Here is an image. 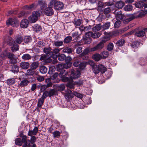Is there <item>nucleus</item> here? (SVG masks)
Segmentation results:
<instances>
[{"mask_svg":"<svg viewBox=\"0 0 147 147\" xmlns=\"http://www.w3.org/2000/svg\"><path fill=\"white\" fill-rule=\"evenodd\" d=\"M75 26H80L82 23V20L80 19H75L73 22Z\"/></svg>","mask_w":147,"mask_h":147,"instance_id":"29","label":"nucleus"},{"mask_svg":"<svg viewBox=\"0 0 147 147\" xmlns=\"http://www.w3.org/2000/svg\"><path fill=\"white\" fill-rule=\"evenodd\" d=\"M39 63L37 62H34L30 65V68L34 69H36L38 66Z\"/></svg>","mask_w":147,"mask_h":147,"instance_id":"37","label":"nucleus"},{"mask_svg":"<svg viewBox=\"0 0 147 147\" xmlns=\"http://www.w3.org/2000/svg\"><path fill=\"white\" fill-rule=\"evenodd\" d=\"M48 96H49L48 91L45 90L43 92L41 97L45 99Z\"/></svg>","mask_w":147,"mask_h":147,"instance_id":"62","label":"nucleus"},{"mask_svg":"<svg viewBox=\"0 0 147 147\" xmlns=\"http://www.w3.org/2000/svg\"><path fill=\"white\" fill-rule=\"evenodd\" d=\"M49 97H50L54 95H56L57 93V92L54 89H50L48 91Z\"/></svg>","mask_w":147,"mask_h":147,"instance_id":"35","label":"nucleus"},{"mask_svg":"<svg viewBox=\"0 0 147 147\" xmlns=\"http://www.w3.org/2000/svg\"><path fill=\"white\" fill-rule=\"evenodd\" d=\"M96 45L94 47L91 48L89 49L88 48H85L83 51V52L80 54V56H85L88 55V53L91 52H93L96 51L98 50H100V49L98 48H96Z\"/></svg>","mask_w":147,"mask_h":147,"instance_id":"5","label":"nucleus"},{"mask_svg":"<svg viewBox=\"0 0 147 147\" xmlns=\"http://www.w3.org/2000/svg\"><path fill=\"white\" fill-rule=\"evenodd\" d=\"M100 32H94V33L92 32H88L86 33V36H89L94 39H96L99 38L101 35Z\"/></svg>","mask_w":147,"mask_h":147,"instance_id":"6","label":"nucleus"},{"mask_svg":"<svg viewBox=\"0 0 147 147\" xmlns=\"http://www.w3.org/2000/svg\"><path fill=\"white\" fill-rule=\"evenodd\" d=\"M92 67L93 71L95 74H96L100 72L98 65V66L94 64L92 66Z\"/></svg>","mask_w":147,"mask_h":147,"instance_id":"26","label":"nucleus"},{"mask_svg":"<svg viewBox=\"0 0 147 147\" xmlns=\"http://www.w3.org/2000/svg\"><path fill=\"white\" fill-rule=\"evenodd\" d=\"M53 7L52 6L50 5V3H49L48 7L44 9L45 14L48 16H50L53 15L54 14V11L52 9Z\"/></svg>","mask_w":147,"mask_h":147,"instance_id":"7","label":"nucleus"},{"mask_svg":"<svg viewBox=\"0 0 147 147\" xmlns=\"http://www.w3.org/2000/svg\"><path fill=\"white\" fill-rule=\"evenodd\" d=\"M87 62H80L79 65L80 68L82 69H84L85 67Z\"/></svg>","mask_w":147,"mask_h":147,"instance_id":"57","label":"nucleus"},{"mask_svg":"<svg viewBox=\"0 0 147 147\" xmlns=\"http://www.w3.org/2000/svg\"><path fill=\"white\" fill-rule=\"evenodd\" d=\"M40 72L42 74H46L48 71V68L44 65H41L39 68Z\"/></svg>","mask_w":147,"mask_h":147,"instance_id":"24","label":"nucleus"},{"mask_svg":"<svg viewBox=\"0 0 147 147\" xmlns=\"http://www.w3.org/2000/svg\"><path fill=\"white\" fill-rule=\"evenodd\" d=\"M80 72L79 70H74L72 69L71 71L70 77L73 80V79L78 78L80 75Z\"/></svg>","mask_w":147,"mask_h":147,"instance_id":"8","label":"nucleus"},{"mask_svg":"<svg viewBox=\"0 0 147 147\" xmlns=\"http://www.w3.org/2000/svg\"><path fill=\"white\" fill-rule=\"evenodd\" d=\"M29 19L32 23H34L37 21L38 18H36L34 16L32 15L29 17Z\"/></svg>","mask_w":147,"mask_h":147,"instance_id":"56","label":"nucleus"},{"mask_svg":"<svg viewBox=\"0 0 147 147\" xmlns=\"http://www.w3.org/2000/svg\"><path fill=\"white\" fill-rule=\"evenodd\" d=\"M56 70L55 67L53 65L49 67V69L48 72V74H53Z\"/></svg>","mask_w":147,"mask_h":147,"instance_id":"46","label":"nucleus"},{"mask_svg":"<svg viewBox=\"0 0 147 147\" xmlns=\"http://www.w3.org/2000/svg\"><path fill=\"white\" fill-rule=\"evenodd\" d=\"M104 36L102 39L98 44L96 45V48H99L101 50L102 49L104 46V43L106 42L109 40L111 37L110 34L106 32H104ZM96 48H95V49Z\"/></svg>","mask_w":147,"mask_h":147,"instance_id":"2","label":"nucleus"},{"mask_svg":"<svg viewBox=\"0 0 147 147\" xmlns=\"http://www.w3.org/2000/svg\"><path fill=\"white\" fill-rule=\"evenodd\" d=\"M65 96L68 99L72 98L74 96V94L71 90H68L65 94Z\"/></svg>","mask_w":147,"mask_h":147,"instance_id":"23","label":"nucleus"},{"mask_svg":"<svg viewBox=\"0 0 147 147\" xmlns=\"http://www.w3.org/2000/svg\"><path fill=\"white\" fill-rule=\"evenodd\" d=\"M52 50V49L50 47H46L44 48L43 52L48 55V57H52L53 54L51 51Z\"/></svg>","mask_w":147,"mask_h":147,"instance_id":"15","label":"nucleus"},{"mask_svg":"<svg viewBox=\"0 0 147 147\" xmlns=\"http://www.w3.org/2000/svg\"><path fill=\"white\" fill-rule=\"evenodd\" d=\"M51 78H48L45 79V82L47 84L46 85L48 87L51 86L52 85V83L51 82Z\"/></svg>","mask_w":147,"mask_h":147,"instance_id":"48","label":"nucleus"},{"mask_svg":"<svg viewBox=\"0 0 147 147\" xmlns=\"http://www.w3.org/2000/svg\"><path fill=\"white\" fill-rule=\"evenodd\" d=\"M31 56L28 54H25L22 56V58L25 60H29L31 59Z\"/></svg>","mask_w":147,"mask_h":147,"instance_id":"47","label":"nucleus"},{"mask_svg":"<svg viewBox=\"0 0 147 147\" xmlns=\"http://www.w3.org/2000/svg\"><path fill=\"white\" fill-rule=\"evenodd\" d=\"M48 55L46 54H42L41 55L39 59V60L41 61H45Z\"/></svg>","mask_w":147,"mask_h":147,"instance_id":"64","label":"nucleus"},{"mask_svg":"<svg viewBox=\"0 0 147 147\" xmlns=\"http://www.w3.org/2000/svg\"><path fill=\"white\" fill-rule=\"evenodd\" d=\"M110 26V23L106 22L102 26V28L103 30H106L109 28Z\"/></svg>","mask_w":147,"mask_h":147,"instance_id":"55","label":"nucleus"},{"mask_svg":"<svg viewBox=\"0 0 147 147\" xmlns=\"http://www.w3.org/2000/svg\"><path fill=\"white\" fill-rule=\"evenodd\" d=\"M57 69L60 70L59 76L61 78L62 81L63 82H67L66 85V87L70 89L74 88L75 83L68 74L67 71L64 70L61 65H59Z\"/></svg>","mask_w":147,"mask_h":147,"instance_id":"1","label":"nucleus"},{"mask_svg":"<svg viewBox=\"0 0 147 147\" xmlns=\"http://www.w3.org/2000/svg\"><path fill=\"white\" fill-rule=\"evenodd\" d=\"M57 58H58L59 61H63L66 59V56L63 54H59L58 55Z\"/></svg>","mask_w":147,"mask_h":147,"instance_id":"45","label":"nucleus"},{"mask_svg":"<svg viewBox=\"0 0 147 147\" xmlns=\"http://www.w3.org/2000/svg\"><path fill=\"white\" fill-rule=\"evenodd\" d=\"M144 13L143 12H140L138 15L137 13H134L133 14L129 15L128 17L131 21L134 20L136 18H138L144 16Z\"/></svg>","mask_w":147,"mask_h":147,"instance_id":"16","label":"nucleus"},{"mask_svg":"<svg viewBox=\"0 0 147 147\" xmlns=\"http://www.w3.org/2000/svg\"><path fill=\"white\" fill-rule=\"evenodd\" d=\"M20 67L23 69H26L30 67V64L28 62H22L20 63Z\"/></svg>","mask_w":147,"mask_h":147,"instance_id":"21","label":"nucleus"},{"mask_svg":"<svg viewBox=\"0 0 147 147\" xmlns=\"http://www.w3.org/2000/svg\"><path fill=\"white\" fill-rule=\"evenodd\" d=\"M101 55L103 56V58L105 59L109 56V52L107 51H104L101 53Z\"/></svg>","mask_w":147,"mask_h":147,"instance_id":"61","label":"nucleus"},{"mask_svg":"<svg viewBox=\"0 0 147 147\" xmlns=\"http://www.w3.org/2000/svg\"><path fill=\"white\" fill-rule=\"evenodd\" d=\"M83 39L84 41V43L87 44H89L91 43L92 40L90 36H86V34L84 37L83 38Z\"/></svg>","mask_w":147,"mask_h":147,"instance_id":"22","label":"nucleus"},{"mask_svg":"<svg viewBox=\"0 0 147 147\" xmlns=\"http://www.w3.org/2000/svg\"><path fill=\"white\" fill-rule=\"evenodd\" d=\"M114 13L115 14L116 18L117 20H121L123 21V20L125 18V16L122 13L121 11H115Z\"/></svg>","mask_w":147,"mask_h":147,"instance_id":"11","label":"nucleus"},{"mask_svg":"<svg viewBox=\"0 0 147 147\" xmlns=\"http://www.w3.org/2000/svg\"><path fill=\"white\" fill-rule=\"evenodd\" d=\"M72 38L70 36H68L65 37L63 40L64 43L67 44L70 42L72 40Z\"/></svg>","mask_w":147,"mask_h":147,"instance_id":"49","label":"nucleus"},{"mask_svg":"<svg viewBox=\"0 0 147 147\" xmlns=\"http://www.w3.org/2000/svg\"><path fill=\"white\" fill-rule=\"evenodd\" d=\"M11 47V50L13 52H14L18 51L19 49V45L17 44H13Z\"/></svg>","mask_w":147,"mask_h":147,"instance_id":"36","label":"nucleus"},{"mask_svg":"<svg viewBox=\"0 0 147 147\" xmlns=\"http://www.w3.org/2000/svg\"><path fill=\"white\" fill-rule=\"evenodd\" d=\"M98 67L100 72L102 74L105 73L107 70V68L102 64H99L98 65Z\"/></svg>","mask_w":147,"mask_h":147,"instance_id":"34","label":"nucleus"},{"mask_svg":"<svg viewBox=\"0 0 147 147\" xmlns=\"http://www.w3.org/2000/svg\"><path fill=\"white\" fill-rule=\"evenodd\" d=\"M73 51V49L69 47H66L63 50V52L67 53L68 54L72 53Z\"/></svg>","mask_w":147,"mask_h":147,"instance_id":"43","label":"nucleus"},{"mask_svg":"<svg viewBox=\"0 0 147 147\" xmlns=\"http://www.w3.org/2000/svg\"><path fill=\"white\" fill-rule=\"evenodd\" d=\"M111 11V9L109 7H107V8L104 9L103 12L105 14H107L109 13Z\"/></svg>","mask_w":147,"mask_h":147,"instance_id":"63","label":"nucleus"},{"mask_svg":"<svg viewBox=\"0 0 147 147\" xmlns=\"http://www.w3.org/2000/svg\"><path fill=\"white\" fill-rule=\"evenodd\" d=\"M102 26L100 24L96 25L92 28V30L94 32L99 31L101 28Z\"/></svg>","mask_w":147,"mask_h":147,"instance_id":"41","label":"nucleus"},{"mask_svg":"<svg viewBox=\"0 0 147 147\" xmlns=\"http://www.w3.org/2000/svg\"><path fill=\"white\" fill-rule=\"evenodd\" d=\"M33 28L35 31L36 32L40 31L42 30V28L41 26L37 24H35Z\"/></svg>","mask_w":147,"mask_h":147,"instance_id":"53","label":"nucleus"},{"mask_svg":"<svg viewBox=\"0 0 147 147\" xmlns=\"http://www.w3.org/2000/svg\"><path fill=\"white\" fill-rule=\"evenodd\" d=\"M72 60V58L69 56H68L67 57L66 56V59H65V62L66 63V66L64 67H65V68H69L71 66V64H72V63H70V62ZM66 65H65V66Z\"/></svg>","mask_w":147,"mask_h":147,"instance_id":"18","label":"nucleus"},{"mask_svg":"<svg viewBox=\"0 0 147 147\" xmlns=\"http://www.w3.org/2000/svg\"><path fill=\"white\" fill-rule=\"evenodd\" d=\"M24 77L22 78V77L20 76L19 78V79L20 81H21L19 84L21 87H24L26 86L29 83L28 81L26 79V78H24Z\"/></svg>","mask_w":147,"mask_h":147,"instance_id":"12","label":"nucleus"},{"mask_svg":"<svg viewBox=\"0 0 147 147\" xmlns=\"http://www.w3.org/2000/svg\"><path fill=\"white\" fill-rule=\"evenodd\" d=\"M14 54L12 53L11 57L9 58L10 59V62L12 64H16L17 62L16 59L14 58Z\"/></svg>","mask_w":147,"mask_h":147,"instance_id":"44","label":"nucleus"},{"mask_svg":"<svg viewBox=\"0 0 147 147\" xmlns=\"http://www.w3.org/2000/svg\"><path fill=\"white\" fill-rule=\"evenodd\" d=\"M53 44L54 46L59 47L63 45V42L62 41H54L53 42Z\"/></svg>","mask_w":147,"mask_h":147,"instance_id":"33","label":"nucleus"},{"mask_svg":"<svg viewBox=\"0 0 147 147\" xmlns=\"http://www.w3.org/2000/svg\"><path fill=\"white\" fill-rule=\"evenodd\" d=\"M114 45L113 43H109L107 47V49L109 51H112Z\"/></svg>","mask_w":147,"mask_h":147,"instance_id":"59","label":"nucleus"},{"mask_svg":"<svg viewBox=\"0 0 147 147\" xmlns=\"http://www.w3.org/2000/svg\"><path fill=\"white\" fill-rule=\"evenodd\" d=\"M124 5V3L121 1L116 2L115 4V6L118 9H121Z\"/></svg>","mask_w":147,"mask_h":147,"instance_id":"32","label":"nucleus"},{"mask_svg":"<svg viewBox=\"0 0 147 147\" xmlns=\"http://www.w3.org/2000/svg\"><path fill=\"white\" fill-rule=\"evenodd\" d=\"M29 24L28 20L26 19H24L22 20L20 24V27L23 28H27Z\"/></svg>","mask_w":147,"mask_h":147,"instance_id":"17","label":"nucleus"},{"mask_svg":"<svg viewBox=\"0 0 147 147\" xmlns=\"http://www.w3.org/2000/svg\"><path fill=\"white\" fill-rule=\"evenodd\" d=\"M19 67L16 65H14L12 68V71L14 73H16L19 71Z\"/></svg>","mask_w":147,"mask_h":147,"instance_id":"42","label":"nucleus"},{"mask_svg":"<svg viewBox=\"0 0 147 147\" xmlns=\"http://www.w3.org/2000/svg\"><path fill=\"white\" fill-rule=\"evenodd\" d=\"M62 133V131H55L53 132V134L55 137H59L61 134Z\"/></svg>","mask_w":147,"mask_h":147,"instance_id":"52","label":"nucleus"},{"mask_svg":"<svg viewBox=\"0 0 147 147\" xmlns=\"http://www.w3.org/2000/svg\"><path fill=\"white\" fill-rule=\"evenodd\" d=\"M125 41L123 39L118 40L116 43V45L118 46L121 47L125 43Z\"/></svg>","mask_w":147,"mask_h":147,"instance_id":"39","label":"nucleus"},{"mask_svg":"<svg viewBox=\"0 0 147 147\" xmlns=\"http://www.w3.org/2000/svg\"><path fill=\"white\" fill-rule=\"evenodd\" d=\"M92 58L95 61H99L102 58V57L100 55L96 53L93 55Z\"/></svg>","mask_w":147,"mask_h":147,"instance_id":"27","label":"nucleus"},{"mask_svg":"<svg viewBox=\"0 0 147 147\" xmlns=\"http://www.w3.org/2000/svg\"><path fill=\"white\" fill-rule=\"evenodd\" d=\"M135 36L139 37L144 36L145 35V33L143 30H140L136 32L135 33Z\"/></svg>","mask_w":147,"mask_h":147,"instance_id":"28","label":"nucleus"},{"mask_svg":"<svg viewBox=\"0 0 147 147\" xmlns=\"http://www.w3.org/2000/svg\"><path fill=\"white\" fill-rule=\"evenodd\" d=\"M147 5V4L145 3L144 2L142 1H139L138 2H137L136 3H135V6L136 7L139 8H142L144 7V11L143 12H145V7L146 6V5Z\"/></svg>","mask_w":147,"mask_h":147,"instance_id":"14","label":"nucleus"},{"mask_svg":"<svg viewBox=\"0 0 147 147\" xmlns=\"http://www.w3.org/2000/svg\"><path fill=\"white\" fill-rule=\"evenodd\" d=\"M50 5L52 6L57 10L62 9L64 7L63 3L60 1H57L56 0H51L50 2Z\"/></svg>","mask_w":147,"mask_h":147,"instance_id":"3","label":"nucleus"},{"mask_svg":"<svg viewBox=\"0 0 147 147\" xmlns=\"http://www.w3.org/2000/svg\"><path fill=\"white\" fill-rule=\"evenodd\" d=\"M12 53L8 52L7 51L5 50L4 51L2 52L0 54V57L1 59H5L7 58H10L11 57Z\"/></svg>","mask_w":147,"mask_h":147,"instance_id":"10","label":"nucleus"},{"mask_svg":"<svg viewBox=\"0 0 147 147\" xmlns=\"http://www.w3.org/2000/svg\"><path fill=\"white\" fill-rule=\"evenodd\" d=\"M147 63V59L146 58H140L139 61V63L141 66H144Z\"/></svg>","mask_w":147,"mask_h":147,"instance_id":"31","label":"nucleus"},{"mask_svg":"<svg viewBox=\"0 0 147 147\" xmlns=\"http://www.w3.org/2000/svg\"><path fill=\"white\" fill-rule=\"evenodd\" d=\"M7 84L9 86L14 84L15 82V80L14 78L8 79L6 82Z\"/></svg>","mask_w":147,"mask_h":147,"instance_id":"40","label":"nucleus"},{"mask_svg":"<svg viewBox=\"0 0 147 147\" xmlns=\"http://www.w3.org/2000/svg\"><path fill=\"white\" fill-rule=\"evenodd\" d=\"M38 3L40 6V8L42 11L45 9V8L47 6V4L45 1L42 0L39 1H38Z\"/></svg>","mask_w":147,"mask_h":147,"instance_id":"25","label":"nucleus"},{"mask_svg":"<svg viewBox=\"0 0 147 147\" xmlns=\"http://www.w3.org/2000/svg\"><path fill=\"white\" fill-rule=\"evenodd\" d=\"M44 99L41 97L38 100L37 104V106L38 107L40 108L41 107L44 103Z\"/></svg>","mask_w":147,"mask_h":147,"instance_id":"50","label":"nucleus"},{"mask_svg":"<svg viewBox=\"0 0 147 147\" xmlns=\"http://www.w3.org/2000/svg\"><path fill=\"white\" fill-rule=\"evenodd\" d=\"M30 141L27 140V138H16L15 140V143L16 145L19 146L22 145V143H24L22 147L30 146Z\"/></svg>","mask_w":147,"mask_h":147,"instance_id":"4","label":"nucleus"},{"mask_svg":"<svg viewBox=\"0 0 147 147\" xmlns=\"http://www.w3.org/2000/svg\"><path fill=\"white\" fill-rule=\"evenodd\" d=\"M80 62V60L78 59L73 61V65L75 67L79 66Z\"/></svg>","mask_w":147,"mask_h":147,"instance_id":"58","label":"nucleus"},{"mask_svg":"<svg viewBox=\"0 0 147 147\" xmlns=\"http://www.w3.org/2000/svg\"><path fill=\"white\" fill-rule=\"evenodd\" d=\"M38 128L37 127L35 126L33 130H29L28 135L31 137V138H36L34 136L36 135L37 133Z\"/></svg>","mask_w":147,"mask_h":147,"instance_id":"13","label":"nucleus"},{"mask_svg":"<svg viewBox=\"0 0 147 147\" xmlns=\"http://www.w3.org/2000/svg\"><path fill=\"white\" fill-rule=\"evenodd\" d=\"M140 45V42L138 41H136L133 42L131 45V46L133 47H138Z\"/></svg>","mask_w":147,"mask_h":147,"instance_id":"54","label":"nucleus"},{"mask_svg":"<svg viewBox=\"0 0 147 147\" xmlns=\"http://www.w3.org/2000/svg\"><path fill=\"white\" fill-rule=\"evenodd\" d=\"M40 13L38 11H33L32 14V15L34 16L36 18H38V17L40 16Z\"/></svg>","mask_w":147,"mask_h":147,"instance_id":"60","label":"nucleus"},{"mask_svg":"<svg viewBox=\"0 0 147 147\" xmlns=\"http://www.w3.org/2000/svg\"><path fill=\"white\" fill-rule=\"evenodd\" d=\"M61 50V49L58 48H55L52 51V53H53L52 58L53 59H55L57 58V56L58 54H59V51Z\"/></svg>","mask_w":147,"mask_h":147,"instance_id":"19","label":"nucleus"},{"mask_svg":"<svg viewBox=\"0 0 147 147\" xmlns=\"http://www.w3.org/2000/svg\"><path fill=\"white\" fill-rule=\"evenodd\" d=\"M132 6L131 5H128L125 6L124 9L126 11H130L132 10Z\"/></svg>","mask_w":147,"mask_h":147,"instance_id":"51","label":"nucleus"},{"mask_svg":"<svg viewBox=\"0 0 147 147\" xmlns=\"http://www.w3.org/2000/svg\"><path fill=\"white\" fill-rule=\"evenodd\" d=\"M6 43L9 46H12L15 43V41L11 37L9 36L7 39Z\"/></svg>","mask_w":147,"mask_h":147,"instance_id":"20","label":"nucleus"},{"mask_svg":"<svg viewBox=\"0 0 147 147\" xmlns=\"http://www.w3.org/2000/svg\"><path fill=\"white\" fill-rule=\"evenodd\" d=\"M32 40V37L29 36H24L23 40L25 43H28L31 42Z\"/></svg>","mask_w":147,"mask_h":147,"instance_id":"38","label":"nucleus"},{"mask_svg":"<svg viewBox=\"0 0 147 147\" xmlns=\"http://www.w3.org/2000/svg\"><path fill=\"white\" fill-rule=\"evenodd\" d=\"M6 25L8 26L11 25L13 27H16V25L18 24V21L15 19L12 18H9L6 21Z\"/></svg>","mask_w":147,"mask_h":147,"instance_id":"9","label":"nucleus"},{"mask_svg":"<svg viewBox=\"0 0 147 147\" xmlns=\"http://www.w3.org/2000/svg\"><path fill=\"white\" fill-rule=\"evenodd\" d=\"M23 40V38L22 36L18 35L15 37V41L16 43L20 44L22 42Z\"/></svg>","mask_w":147,"mask_h":147,"instance_id":"30","label":"nucleus"}]
</instances>
